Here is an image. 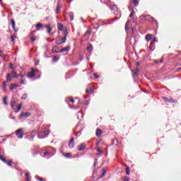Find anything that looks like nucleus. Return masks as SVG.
Masks as SVG:
<instances>
[{
  "label": "nucleus",
  "mask_w": 181,
  "mask_h": 181,
  "mask_svg": "<svg viewBox=\"0 0 181 181\" xmlns=\"http://www.w3.org/2000/svg\"><path fill=\"white\" fill-rule=\"evenodd\" d=\"M52 151H53V148L47 147L45 150L42 151L41 155L43 156V158H47V159H49L50 156H53V153H52Z\"/></svg>",
  "instance_id": "nucleus-1"
},
{
  "label": "nucleus",
  "mask_w": 181,
  "mask_h": 181,
  "mask_svg": "<svg viewBox=\"0 0 181 181\" xmlns=\"http://www.w3.org/2000/svg\"><path fill=\"white\" fill-rule=\"evenodd\" d=\"M37 134L39 139H45V138H47V136H49L50 132L49 130H44L41 132H37Z\"/></svg>",
  "instance_id": "nucleus-2"
},
{
  "label": "nucleus",
  "mask_w": 181,
  "mask_h": 181,
  "mask_svg": "<svg viewBox=\"0 0 181 181\" xmlns=\"http://www.w3.org/2000/svg\"><path fill=\"white\" fill-rule=\"evenodd\" d=\"M37 73H39V70L32 68L31 71L28 73L27 77L28 78H33V77H35Z\"/></svg>",
  "instance_id": "nucleus-3"
},
{
  "label": "nucleus",
  "mask_w": 181,
  "mask_h": 181,
  "mask_svg": "<svg viewBox=\"0 0 181 181\" xmlns=\"http://www.w3.org/2000/svg\"><path fill=\"white\" fill-rule=\"evenodd\" d=\"M67 40V35H64V37H58L56 39L55 43L56 45H63V43H66Z\"/></svg>",
  "instance_id": "nucleus-4"
},
{
  "label": "nucleus",
  "mask_w": 181,
  "mask_h": 181,
  "mask_svg": "<svg viewBox=\"0 0 181 181\" xmlns=\"http://www.w3.org/2000/svg\"><path fill=\"white\" fill-rule=\"evenodd\" d=\"M57 28L61 32H63V35L65 36H67L69 35V32H67V29L66 27L63 26V24L58 23H57Z\"/></svg>",
  "instance_id": "nucleus-5"
},
{
  "label": "nucleus",
  "mask_w": 181,
  "mask_h": 181,
  "mask_svg": "<svg viewBox=\"0 0 181 181\" xmlns=\"http://www.w3.org/2000/svg\"><path fill=\"white\" fill-rule=\"evenodd\" d=\"M23 129H18V130H16L15 132V134L16 135V136H18V139H22V138H23Z\"/></svg>",
  "instance_id": "nucleus-6"
},
{
  "label": "nucleus",
  "mask_w": 181,
  "mask_h": 181,
  "mask_svg": "<svg viewBox=\"0 0 181 181\" xmlns=\"http://www.w3.org/2000/svg\"><path fill=\"white\" fill-rule=\"evenodd\" d=\"M35 28H36V30L31 32V36L35 35V33L42 29V28H45V26H43V24L42 23H38L35 25Z\"/></svg>",
  "instance_id": "nucleus-7"
},
{
  "label": "nucleus",
  "mask_w": 181,
  "mask_h": 181,
  "mask_svg": "<svg viewBox=\"0 0 181 181\" xmlns=\"http://www.w3.org/2000/svg\"><path fill=\"white\" fill-rule=\"evenodd\" d=\"M18 103V99H15V98H11V101L10 103V105L11 108L13 110L15 108V104Z\"/></svg>",
  "instance_id": "nucleus-8"
},
{
  "label": "nucleus",
  "mask_w": 181,
  "mask_h": 181,
  "mask_svg": "<svg viewBox=\"0 0 181 181\" xmlns=\"http://www.w3.org/2000/svg\"><path fill=\"white\" fill-rule=\"evenodd\" d=\"M31 114L30 112H21V115H19V118H28V117H30Z\"/></svg>",
  "instance_id": "nucleus-9"
},
{
  "label": "nucleus",
  "mask_w": 181,
  "mask_h": 181,
  "mask_svg": "<svg viewBox=\"0 0 181 181\" xmlns=\"http://www.w3.org/2000/svg\"><path fill=\"white\" fill-rule=\"evenodd\" d=\"M86 146H87V144L86 143H83L80 146H78V151H84V149H86Z\"/></svg>",
  "instance_id": "nucleus-10"
},
{
  "label": "nucleus",
  "mask_w": 181,
  "mask_h": 181,
  "mask_svg": "<svg viewBox=\"0 0 181 181\" xmlns=\"http://www.w3.org/2000/svg\"><path fill=\"white\" fill-rule=\"evenodd\" d=\"M69 147L71 149L74 148V139L72 137L69 142Z\"/></svg>",
  "instance_id": "nucleus-11"
},
{
  "label": "nucleus",
  "mask_w": 181,
  "mask_h": 181,
  "mask_svg": "<svg viewBox=\"0 0 181 181\" xmlns=\"http://www.w3.org/2000/svg\"><path fill=\"white\" fill-rule=\"evenodd\" d=\"M44 28H46L47 33H49V35H54V33H50V32H52V27H50V25H44Z\"/></svg>",
  "instance_id": "nucleus-12"
},
{
  "label": "nucleus",
  "mask_w": 181,
  "mask_h": 181,
  "mask_svg": "<svg viewBox=\"0 0 181 181\" xmlns=\"http://www.w3.org/2000/svg\"><path fill=\"white\" fill-rule=\"evenodd\" d=\"M18 87H19V85H18L16 83H11L10 90H11V91H12L13 90H16V88H18Z\"/></svg>",
  "instance_id": "nucleus-13"
},
{
  "label": "nucleus",
  "mask_w": 181,
  "mask_h": 181,
  "mask_svg": "<svg viewBox=\"0 0 181 181\" xmlns=\"http://www.w3.org/2000/svg\"><path fill=\"white\" fill-rule=\"evenodd\" d=\"M70 50V46H67L64 48L61 49L59 51L61 53H64V52H69Z\"/></svg>",
  "instance_id": "nucleus-14"
},
{
  "label": "nucleus",
  "mask_w": 181,
  "mask_h": 181,
  "mask_svg": "<svg viewBox=\"0 0 181 181\" xmlns=\"http://www.w3.org/2000/svg\"><path fill=\"white\" fill-rule=\"evenodd\" d=\"M115 19H119V18H121V13H119V11H118V10L117 11L115 12Z\"/></svg>",
  "instance_id": "nucleus-15"
},
{
  "label": "nucleus",
  "mask_w": 181,
  "mask_h": 181,
  "mask_svg": "<svg viewBox=\"0 0 181 181\" xmlns=\"http://www.w3.org/2000/svg\"><path fill=\"white\" fill-rule=\"evenodd\" d=\"M86 50H88V53H91V52H93V45L91 44L88 45L86 47Z\"/></svg>",
  "instance_id": "nucleus-16"
},
{
  "label": "nucleus",
  "mask_w": 181,
  "mask_h": 181,
  "mask_svg": "<svg viewBox=\"0 0 181 181\" xmlns=\"http://www.w3.org/2000/svg\"><path fill=\"white\" fill-rule=\"evenodd\" d=\"M110 9L116 12L117 11H118V7L117 6V5H114L112 6H110Z\"/></svg>",
  "instance_id": "nucleus-17"
},
{
  "label": "nucleus",
  "mask_w": 181,
  "mask_h": 181,
  "mask_svg": "<svg viewBox=\"0 0 181 181\" xmlns=\"http://www.w3.org/2000/svg\"><path fill=\"white\" fill-rule=\"evenodd\" d=\"M152 39V35L151 34H147L146 35V40L147 42H149V40H151Z\"/></svg>",
  "instance_id": "nucleus-18"
},
{
  "label": "nucleus",
  "mask_w": 181,
  "mask_h": 181,
  "mask_svg": "<svg viewBox=\"0 0 181 181\" xmlns=\"http://www.w3.org/2000/svg\"><path fill=\"white\" fill-rule=\"evenodd\" d=\"M57 50H59V47L54 46L52 47V53H59Z\"/></svg>",
  "instance_id": "nucleus-19"
},
{
  "label": "nucleus",
  "mask_w": 181,
  "mask_h": 181,
  "mask_svg": "<svg viewBox=\"0 0 181 181\" xmlns=\"http://www.w3.org/2000/svg\"><path fill=\"white\" fill-rule=\"evenodd\" d=\"M93 88H86V93L87 94H93Z\"/></svg>",
  "instance_id": "nucleus-20"
},
{
  "label": "nucleus",
  "mask_w": 181,
  "mask_h": 181,
  "mask_svg": "<svg viewBox=\"0 0 181 181\" xmlns=\"http://www.w3.org/2000/svg\"><path fill=\"white\" fill-rule=\"evenodd\" d=\"M36 134H37V130H34L31 132V139H33V138H35V135H36Z\"/></svg>",
  "instance_id": "nucleus-21"
},
{
  "label": "nucleus",
  "mask_w": 181,
  "mask_h": 181,
  "mask_svg": "<svg viewBox=\"0 0 181 181\" xmlns=\"http://www.w3.org/2000/svg\"><path fill=\"white\" fill-rule=\"evenodd\" d=\"M6 81H12V76H11V74H8L6 75Z\"/></svg>",
  "instance_id": "nucleus-22"
},
{
  "label": "nucleus",
  "mask_w": 181,
  "mask_h": 181,
  "mask_svg": "<svg viewBox=\"0 0 181 181\" xmlns=\"http://www.w3.org/2000/svg\"><path fill=\"white\" fill-rule=\"evenodd\" d=\"M101 134H103V130H101L100 129H97V130H96V136H100V135H101Z\"/></svg>",
  "instance_id": "nucleus-23"
},
{
  "label": "nucleus",
  "mask_w": 181,
  "mask_h": 181,
  "mask_svg": "<svg viewBox=\"0 0 181 181\" xmlns=\"http://www.w3.org/2000/svg\"><path fill=\"white\" fill-rule=\"evenodd\" d=\"M0 160H2V162H4V163H6V158H5L2 155H0Z\"/></svg>",
  "instance_id": "nucleus-24"
},
{
  "label": "nucleus",
  "mask_w": 181,
  "mask_h": 181,
  "mask_svg": "<svg viewBox=\"0 0 181 181\" xmlns=\"http://www.w3.org/2000/svg\"><path fill=\"white\" fill-rule=\"evenodd\" d=\"M63 156H64L65 158H71V153H64Z\"/></svg>",
  "instance_id": "nucleus-25"
},
{
  "label": "nucleus",
  "mask_w": 181,
  "mask_h": 181,
  "mask_svg": "<svg viewBox=\"0 0 181 181\" xmlns=\"http://www.w3.org/2000/svg\"><path fill=\"white\" fill-rule=\"evenodd\" d=\"M71 21H74V13L73 12H70L69 14Z\"/></svg>",
  "instance_id": "nucleus-26"
},
{
  "label": "nucleus",
  "mask_w": 181,
  "mask_h": 181,
  "mask_svg": "<svg viewBox=\"0 0 181 181\" xmlns=\"http://www.w3.org/2000/svg\"><path fill=\"white\" fill-rule=\"evenodd\" d=\"M11 74L13 76L14 78H18V74L15 71H11Z\"/></svg>",
  "instance_id": "nucleus-27"
},
{
  "label": "nucleus",
  "mask_w": 181,
  "mask_h": 181,
  "mask_svg": "<svg viewBox=\"0 0 181 181\" xmlns=\"http://www.w3.org/2000/svg\"><path fill=\"white\" fill-rule=\"evenodd\" d=\"M21 108H22V103H20V105H18V106L17 110H16V113L19 112L21 111Z\"/></svg>",
  "instance_id": "nucleus-28"
},
{
  "label": "nucleus",
  "mask_w": 181,
  "mask_h": 181,
  "mask_svg": "<svg viewBox=\"0 0 181 181\" xmlns=\"http://www.w3.org/2000/svg\"><path fill=\"white\" fill-rule=\"evenodd\" d=\"M31 34L32 33L30 34L31 42H35V40H36V37H33L35 35H31Z\"/></svg>",
  "instance_id": "nucleus-29"
},
{
  "label": "nucleus",
  "mask_w": 181,
  "mask_h": 181,
  "mask_svg": "<svg viewBox=\"0 0 181 181\" xmlns=\"http://www.w3.org/2000/svg\"><path fill=\"white\" fill-rule=\"evenodd\" d=\"M133 4L135 6H138L139 5V1L138 0H133Z\"/></svg>",
  "instance_id": "nucleus-30"
},
{
  "label": "nucleus",
  "mask_w": 181,
  "mask_h": 181,
  "mask_svg": "<svg viewBox=\"0 0 181 181\" xmlns=\"http://www.w3.org/2000/svg\"><path fill=\"white\" fill-rule=\"evenodd\" d=\"M11 26H12L13 29H14V30H15V21L13 19H12L11 21Z\"/></svg>",
  "instance_id": "nucleus-31"
},
{
  "label": "nucleus",
  "mask_w": 181,
  "mask_h": 181,
  "mask_svg": "<svg viewBox=\"0 0 181 181\" xmlns=\"http://www.w3.org/2000/svg\"><path fill=\"white\" fill-rule=\"evenodd\" d=\"M28 98V94L24 93L22 96H21V100H26Z\"/></svg>",
  "instance_id": "nucleus-32"
},
{
  "label": "nucleus",
  "mask_w": 181,
  "mask_h": 181,
  "mask_svg": "<svg viewBox=\"0 0 181 181\" xmlns=\"http://www.w3.org/2000/svg\"><path fill=\"white\" fill-rule=\"evenodd\" d=\"M163 101H165V103H170V100H169V98H166V97H163Z\"/></svg>",
  "instance_id": "nucleus-33"
},
{
  "label": "nucleus",
  "mask_w": 181,
  "mask_h": 181,
  "mask_svg": "<svg viewBox=\"0 0 181 181\" xmlns=\"http://www.w3.org/2000/svg\"><path fill=\"white\" fill-rule=\"evenodd\" d=\"M20 84H23L24 86L26 85V80L25 79L21 80Z\"/></svg>",
  "instance_id": "nucleus-34"
},
{
  "label": "nucleus",
  "mask_w": 181,
  "mask_h": 181,
  "mask_svg": "<svg viewBox=\"0 0 181 181\" xmlns=\"http://www.w3.org/2000/svg\"><path fill=\"white\" fill-rule=\"evenodd\" d=\"M105 173H107V170L105 169H103V174L100 177H104V176H105Z\"/></svg>",
  "instance_id": "nucleus-35"
},
{
  "label": "nucleus",
  "mask_w": 181,
  "mask_h": 181,
  "mask_svg": "<svg viewBox=\"0 0 181 181\" xmlns=\"http://www.w3.org/2000/svg\"><path fill=\"white\" fill-rule=\"evenodd\" d=\"M131 173V170H129V167L126 168V175H129Z\"/></svg>",
  "instance_id": "nucleus-36"
},
{
  "label": "nucleus",
  "mask_w": 181,
  "mask_h": 181,
  "mask_svg": "<svg viewBox=\"0 0 181 181\" xmlns=\"http://www.w3.org/2000/svg\"><path fill=\"white\" fill-rule=\"evenodd\" d=\"M96 151L98 153H100V155L104 153V151L100 148H98Z\"/></svg>",
  "instance_id": "nucleus-37"
},
{
  "label": "nucleus",
  "mask_w": 181,
  "mask_h": 181,
  "mask_svg": "<svg viewBox=\"0 0 181 181\" xmlns=\"http://www.w3.org/2000/svg\"><path fill=\"white\" fill-rule=\"evenodd\" d=\"M129 25V20H128L125 24V30H128V26Z\"/></svg>",
  "instance_id": "nucleus-38"
},
{
  "label": "nucleus",
  "mask_w": 181,
  "mask_h": 181,
  "mask_svg": "<svg viewBox=\"0 0 181 181\" xmlns=\"http://www.w3.org/2000/svg\"><path fill=\"white\" fill-rule=\"evenodd\" d=\"M29 175H30L29 173H25L26 181H30L29 178Z\"/></svg>",
  "instance_id": "nucleus-39"
},
{
  "label": "nucleus",
  "mask_w": 181,
  "mask_h": 181,
  "mask_svg": "<svg viewBox=\"0 0 181 181\" xmlns=\"http://www.w3.org/2000/svg\"><path fill=\"white\" fill-rule=\"evenodd\" d=\"M90 35H91V31H90V30H87L86 32V35L90 36Z\"/></svg>",
  "instance_id": "nucleus-40"
},
{
  "label": "nucleus",
  "mask_w": 181,
  "mask_h": 181,
  "mask_svg": "<svg viewBox=\"0 0 181 181\" xmlns=\"http://www.w3.org/2000/svg\"><path fill=\"white\" fill-rule=\"evenodd\" d=\"M8 165V166H12V160H8L5 163Z\"/></svg>",
  "instance_id": "nucleus-41"
},
{
  "label": "nucleus",
  "mask_w": 181,
  "mask_h": 181,
  "mask_svg": "<svg viewBox=\"0 0 181 181\" xmlns=\"http://www.w3.org/2000/svg\"><path fill=\"white\" fill-rule=\"evenodd\" d=\"M56 12H57V13H60V6H57V7L56 8Z\"/></svg>",
  "instance_id": "nucleus-42"
},
{
  "label": "nucleus",
  "mask_w": 181,
  "mask_h": 181,
  "mask_svg": "<svg viewBox=\"0 0 181 181\" xmlns=\"http://www.w3.org/2000/svg\"><path fill=\"white\" fill-rule=\"evenodd\" d=\"M134 15H135V11H132L131 14L129 16V18H132V16H134Z\"/></svg>",
  "instance_id": "nucleus-43"
},
{
  "label": "nucleus",
  "mask_w": 181,
  "mask_h": 181,
  "mask_svg": "<svg viewBox=\"0 0 181 181\" xmlns=\"http://www.w3.org/2000/svg\"><path fill=\"white\" fill-rule=\"evenodd\" d=\"M3 103L5 105H8V102L6 101V97L4 98Z\"/></svg>",
  "instance_id": "nucleus-44"
},
{
  "label": "nucleus",
  "mask_w": 181,
  "mask_h": 181,
  "mask_svg": "<svg viewBox=\"0 0 181 181\" xmlns=\"http://www.w3.org/2000/svg\"><path fill=\"white\" fill-rule=\"evenodd\" d=\"M59 59H60L59 57H53V62H56L59 60Z\"/></svg>",
  "instance_id": "nucleus-45"
},
{
  "label": "nucleus",
  "mask_w": 181,
  "mask_h": 181,
  "mask_svg": "<svg viewBox=\"0 0 181 181\" xmlns=\"http://www.w3.org/2000/svg\"><path fill=\"white\" fill-rule=\"evenodd\" d=\"M169 100H170V103H177L176 100H173V98H170Z\"/></svg>",
  "instance_id": "nucleus-46"
},
{
  "label": "nucleus",
  "mask_w": 181,
  "mask_h": 181,
  "mask_svg": "<svg viewBox=\"0 0 181 181\" xmlns=\"http://www.w3.org/2000/svg\"><path fill=\"white\" fill-rule=\"evenodd\" d=\"M67 100H69L70 103H72V104H74V100L72 98H67Z\"/></svg>",
  "instance_id": "nucleus-47"
},
{
  "label": "nucleus",
  "mask_w": 181,
  "mask_h": 181,
  "mask_svg": "<svg viewBox=\"0 0 181 181\" xmlns=\"http://www.w3.org/2000/svg\"><path fill=\"white\" fill-rule=\"evenodd\" d=\"M11 42H15V37L13 35L11 36Z\"/></svg>",
  "instance_id": "nucleus-48"
},
{
  "label": "nucleus",
  "mask_w": 181,
  "mask_h": 181,
  "mask_svg": "<svg viewBox=\"0 0 181 181\" xmlns=\"http://www.w3.org/2000/svg\"><path fill=\"white\" fill-rule=\"evenodd\" d=\"M151 22H156V20H155V18H153V17H151Z\"/></svg>",
  "instance_id": "nucleus-49"
},
{
  "label": "nucleus",
  "mask_w": 181,
  "mask_h": 181,
  "mask_svg": "<svg viewBox=\"0 0 181 181\" xmlns=\"http://www.w3.org/2000/svg\"><path fill=\"white\" fill-rule=\"evenodd\" d=\"M2 86L3 88H5V87H6V82H4Z\"/></svg>",
  "instance_id": "nucleus-50"
},
{
  "label": "nucleus",
  "mask_w": 181,
  "mask_h": 181,
  "mask_svg": "<svg viewBox=\"0 0 181 181\" xmlns=\"http://www.w3.org/2000/svg\"><path fill=\"white\" fill-rule=\"evenodd\" d=\"M95 78H98V75L97 74H93Z\"/></svg>",
  "instance_id": "nucleus-51"
},
{
  "label": "nucleus",
  "mask_w": 181,
  "mask_h": 181,
  "mask_svg": "<svg viewBox=\"0 0 181 181\" xmlns=\"http://www.w3.org/2000/svg\"><path fill=\"white\" fill-rule=\"evenodd\" d=\"M20 77H21V78H23V77H25V75L22 74H20L18 75Z\"/></svg>",
  "instance_id": "nucleus-52"
},
{
  "label": "nucleus",
  "mask_w": 181,
  "mask_h": 181,
  "mask_svg": "<svg viewBox=\"0 0 181 181\" xmlns=\"http://www.w3.org/2000/svg\"><path fill=\"white\" fill-rule=\"evenodd\" d=\"M0 57H2L3 59H5V56L4 54H2L1 53H0Z\"/></svg>",
  "instance_id": "nucleus-53"
},
{
  "label": "nucleus",
  "mask_w": 181,
  "mask_h": 181,
  "mask_svg": "<svg viewBox=\"0 0 181 181\" xmlns=\"http://www.w3.org/2000/svg\"><path fill=\"white\" fill-rule=\"evenodd\" d=\"M132 71L133 72V77H135V76L136 75V72H134L132 70Z\"/></svg>",
  "instance_id": "nucleus-54"
},
{
  "label": "nucleus",
  "mask_w": 181,
  "mask_h": 181,
  "mask_svg": "<svg viewBox=\"0 0 181 181\" xmlns=\"http://www.w3.org/2000/svg\"><path fill=\"white\" fill-rule=\"evenodd\" d=\"M135 22H136V18H133V23H135Z\"/></svg>",
  "instance_id": "nucleus-55"
},
{
  "label": "nucleus",
  "mask_w": 181,
  "mask_h": 181,
  "mask_svg": "<svg viewBox=\"0 0 181 181\" xmlns=\"http://www.w3.org/2000/svg\"><path fill=\"white\" fill-rule=\"evenodd\" d=\"M124 181H129V179H128V177H126V178L124 179Z\"/></svg>",
  "instance_id": "nucleus-56"
},
{
  "label": "nucleus",
  "mask_w": 181,
  "mask_h": 181,
  "mask_svg": "<svg viewBox=\"0 0 181 181\" xmlns=\"http://www.w3.org/2000/svg\"><path fill=\"white\" fill-rule=\"evenodd\" d=\"M10 66L11 67L12 69H13V66L12 65V64H10Z\"/></svg>",
  "instance_id": "nucleus-57"
},
{
  "label": "nucleus",
  "mask_w": 181,
  "mask_h": 181,
  "mask_svg": "<svg viewBox=\"0 0 181 181\" xmlns=\"http://www.w3.org/2000/svg\"><path fill=\"white\" fill-rule=\"evenodd\" d=\"M153 42H156V37L153 38Z\"/></svg>",
  "instance_id": "nucleus-58"
},
{
  "label": "nucleus",
  "mask_w": 181,
  "mask_h": 181,
  "mask_svg": "<svg viewBox=\"0 0 181 181\" xmlns=\"http://www.w3.org/2000/svg\"><path fill=\"white\" fill-rule=\"evenodd\" d=\"M38 180L39 181H43V178H39Z\"/></svg>",
  "instance_id": "nucleus-59"
},
{
  "label": "nucleus",
  "mask_w": 181,
  "mask_h": 181,
  "mask_svg": "<svg viewBox=\"0 0 181 181\" xmlns=\"http://www.w3.org/2000/svg\"><path fill=\"white\" fill-rule=\"evenodd\" d=\"M12 119H16L15 117H10Z\"/></svg>",
  "instance_id": "nucleus-60"
},
{
  "label": "nucleus",
  "mask_w": 181,
  "mask_h": 181,
  "mask_svg": "<svg viewBox=\"0 0 181 181\" xmlns=\"http://www.w3.org/2000/svg\"><path fill=\"white\" fill-rule=\"evenodd\" d=\"M49 42H53V40H54V39H52V40H48Z\"/></svg>",
  "instance_id": "nucleus-61"
},
{
  "label": "nucleus",
  "mask_w": 181,
  "mask_h": 181,
  "mask_svg": "<svg viewBox=\"0 0 181 181\" xmlns=\"http://www.w3.org/2000/svg\"><path fill=\"white\" fill-rule=\"evenodd\" d=\"M136 66H139L140 64H139V62H136Z\"/></svg>",
  "instance_id": "nucleus-62"
},
{
  "label": "nucleus",
  "mask_w": 181,
  "mask_h": 181,
  "mask_svg": "<svg viewBox=\"0 0 181 181\" xmlns=\"http://www.w3.org/2000/svg\"><path fill=\"white\" fill-rule=\"evenodd\" d=\"M95 173H97V171L94 170L93 171V175H95Z\"/></svg>",
  "instance_id": "nucleus-63"
},
{
  "label": "nucleus",
  "mask_w": 181,
  "mask_h": 181,
  "mask_svg": "<svg viewBox=\"0 0 181 181\" xmlns=\"http://www.w3.org/2000/svg\"><path fill=\"white\" fill-rule=\"evenodd\" d=\"M95 165H97V163H94V168H95Z\"/></svg>",
  "instance_id": "nucleus-64"
}]
</instances>
